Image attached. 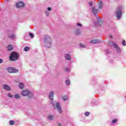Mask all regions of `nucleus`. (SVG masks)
<instances>
[{
  "instance_id": "obj_23",
  "label": "nucleus",
  "mask_w": 126,
  "mask_h": 126,
  "mask_svg": "<svg viewBox=\"0 0 126 126\" xmlns=\"http://www.w3.org/2000/svg\"><path fill=\"white\" fill-rule=\"evenodd\" d=\"M25 52H28L29 50H30V47H28V46H26L24 48V49Z\"/></svg>"
},
{
  "instance_id": "obj_18",
  "label": "nucleus",
  "mask_w": 126,
  "mask_h": 126,
  "mask_svg": "<svg viewBox=\"0 0 126 126\" xmlns=\"http://www.w3.org/2000/svg\"><path fill=\"white\" fill-rule=\"evenodd\" d=\"M8 51H12L13 50V46L12 45H9L7 47Z\"/></svg>"
},
{
  "instance_id": "obj_10",
  "label": "nucleus",
  "mask_w": 126,
  "mask_h": 126,
  "mask_svg": "<svg viewBox=\"0 0 126 126\" xmlns=\"http://www.w3.org/2000/svg\"><path fill=\"white\" fill-rule=\"evenodd\" d=\"M64 58L66 61H71V56L68 54H65Z\"/></svg>"
},
{
  "instance_id": "obj_41",
  "label": "nucleus",
  "mask_w": 126,
  "mask_h": 126,
  "mask_svg": "<svg viewBox=\"0 0 126 126\" xmlns=\"http://www.w3.org/2000/svg\"><path fill=\"white\" fill-rule=\"evenodd\" d=\"M10 0H7V1L9 2Z\"/></svg>"
},
{
  "instance_id": "obj_17",
  "label": "nucleus",
  "mask_w": 126,
  "mask_h": 126,
  "mask_svg": "<svg viewBox=\"0 0 126 126\" xmlns=\"http://www.w3.org/2000/svg\"><path fill=\"white\" fill-rule=\"evenodd\" d=\"M80 33H81V32H80V30L79 29L76 30L74 32V33L75 35H79Z\"/></svg>"
},
{
  "instance_id": "obj_1",
  "label": "nucleus",
  "mask_w": 126,
  "mask_h": 126,
  "mask_svg": "<svg viewBox=\"0 0 126 126\" xmlns=\"http://www.w3.org/2000/svg\"><path fill=\"white\" fill-rule=\"evenodd\" d=\"M55 93L54 92H51L49 94V98L51 100V104L52 106L55 108V109H57L59 113L62 114L63 113V110L62 109V106H61V103L60 102H57L56 101H53L54 100V94Z\"/></svg>"
},
{
  "instance_id": "obj_16",
  "label": "nucleus",
  "mask_w": 126,
  "mask_h": 126,
  "mask_svg": "<svg viewBox=\"0 0 126 126\" xmlns=\"http://www.w3.org/2000/svg\"><path fill=\"white\" fill-rule=\"evenodd\" d=\"M16 37V35L13 34H12L9 35V38H10V39H11V40H13V39H15Z\"/></svg>"
},
{
  "instance_id": "obj_31",
  "label": "nucleus",
  "mask_w": 126,
  "mask_h": 126,
  "mask_svg": "<svg viewBox=\"0 0 126 126\" xmlns=\"http://www.w3.org/2000/svg\"><path fill=\"white\" fill-rule=\"evenodd\" d=\"M45 13L46 16H49V15H50V13L49 12H48V11H45Z\"/></svg>"
},
{
  "instance_id": "obj_20",
  "label": "nucleus",
  "mask_w": 126,
  "mask_h": 126,
  "mask_svg": "<svg viewBox=\"0 0 126 126\" xmlns=\"http://www.w3.org/2000/svg\"><path fill=\"white\" fill-rule=\"evenodd\" d=\"M14 97H15V99H20V98H21L20 95L17 94H15Z\"/></svg>"
},
{
  "instance_id": "obj_3",
  "label": "nucleus",
  "mask_w": 126,
  "mask_h": 126,
  "mask_svg": "<svg viewBox=\"0 0 126 126\" xmlns=\"http://www.w3.org/2000/svg\"><path fill=\"white\" fill-rule=\"evenodd\" d=\"M92 12L94 13V15L96 17L97 20V22L96 23H94V24L96 26L100 25L99 22L101 21L100 20V18L98 16V13H99V9L96 8V6H94L92 8Z\"/></svg>"
},
{
  "instance_id": "obj_2",
  "label": "nucleus",
  "mask_w": 126,
  "mask_h": 126,
  "mask_svg": "<svg viewBox=\"0 0 126 126\" xmlns=\"http://www.w3.org/2000/svg\"><path fill=\"white\" fill-rule=\"evenodd\" d=\"M43 44L44 45V47L45 48H47V49H50L51 47H52V38H51V37L49 35H45L43 39Z\"/></svg>"
},
{
  "instance_id": "obj_12",
  "label": "nucleus",
  "mask_w": 126,
  "mask_h": 126,
  "mask_svg": "<svg viewBox=\"0 0 126 126\" xmlns=\"http://www.w3.org/2000/svg\"><path fill=\"white\" fill-rule=\"evenodd\" d=\"M98 7L99 9H103V1L100 0L98 3Z\"/></svg>"
},
{
  "instance_id": "obj_14",
  "label": "nucleus",
  "mask_w": 126,
  "mask_h": 126,
  "mask_svg": "<svg viewBox=\"0 0 126 126\" xmlns=\"http://www.w3.org/2000/svg\"><path fill=\"white\" fill-rule=\"evenodd\" d=\"M108 44L109 45V46H110V47H114V48L117 45L116 43H115L113 41H109L108 42Z\"/></svg>"
},
{
  "instance_id": "obj_40",
  "label": "nucleus",
  "mask_w": 126,
  "mask_h": 126,
  "mask_svg": "<svg viewBox=\"0 0 126 126\" xmlns=\"http://www.w3.org/2000/svg\"><path fill=\"white\" fill-rule=\"evenodd\" d=\"M58 126H62V124H58Z\"/></svg>"
},
{
  "instance_id": "obj_26",
  "label": "nucleus",
  "mask_w": 126,
  "mask_h": 126,
  "mask_svg": "<svg viewBox=\"0 0 126 126\" xmlns=\"http://www.w3.org/2000/svg\"><path fill=\"white\" fill-rule=\"evenodd\" d=\"M89 115H90V112H88V111H86L85 113V117H89Z\"/></svg>"
},
{
  "instance_id": "obj_9",
  "label": "nucleus",
  "mask_w": 126,
  "mask_h": 126,
  "mask_svg": "<svg viewBox=\"0 0 126 126\" xmlns=\"http://www.w3.org/2000/svg\"><path fill=\"white\" fill-rule=\"evenodd\" d=\"M17 7H23L24 6V2L19 1L16 4Z\"/></svg>"
},
{
  "instance_id": "obj_22",
  "label": "nucleus",
  "mask_w": 126,
  "mask_h": 126,
  "mask_svg": "<svg viewBox=\"0 0 126 126\" xmlns=\"http://www.w3.org/2000/svg\"><path fill=\"white\" fill-rule=\"evenodd\" d=\"M65 84L66 85H67L68 86V85H70V81L69 80H66L65 81Z\"/></svg>"
},
{
  "instance_id": "obj_13",
  "label": "nucleus",
  "mask_w": 126,
  "mask_h": 126,
  "mask_svg": "<svg viewBox=\"0 0 126 126\" xmlns=\"http://www.w3.org/2000/svg\"><path fill=\"white\" fill-rule=\"evenodd\" d=\"M91 43L92 44H98L99 43H101V40H97V39H94V40H92L91 41Z\"/></svg>"
},
{
  "instance_id": "obj_25",
  "label": "nucleus",
  "mask_w": 126,
  "mask_h": 126,
  "mask_svg": "<svg viewBox=\"0 0 126 126\" xmlns=\"http://www.w3.org/2000/svg\"><path fill=\"white\" fill-rule=\"evenodd\" d=\"M7 96L9 98H13V95L10 93L7 94Z\"/></svg>"
},
{
  "instance_id": "obj_15",
  "label": "nucleus",
  "mask_w": 126,
  "mask_h": 126,
  "mask_svg": "<svg viewBox=\"0 0 126 126\" xmlns=\"http://www.w3.org/2000/svg\"><path fill=\"white\" fill-rule=\"evenodd\" d=\"M54 119H55V117L54 116V115H50L48 116V120L49 121H54Z\"/></svg>"
},
{
  "instance_id": "obj_4",
  "label": "nucleus",
  "mask_w": 126,
  "mask_h": 126,
  "mask_svg": "<svg viewBox=\"0 0 126 126\" xmlns=\"http://www.w3.org/2000/svg\"><path fill=\"white\" fill-rule=\"evenodd\" d=\"M19 58V54L16 52H12L9 57L10 61H17V59Z\"/></svg>"
},
{
  "instance_id": "obj_36",
  "label": "nucleus",
  "mask_w": 126,
  "mask_h": 126,
  "mask_svg": "<svg viewBox=\"0 0 126 126\" xmlns=\"http://www.w3.org/2000/svg\"><path fill=\"white\" fill-rule=\"evenodd\" d=\"M105 53H106V54H109V53H110V52L109 51V50L106 49L105 50Z\"/></svg>"
},
{
  "instance_id": "obj_8",
  "label": "nucleus",
  "mask_w": 126,
  "mask_h": 126,
  "mask_svg": "<svg viewBox=\"0 0 126 126\" xmlns=\"http://www.w3.org/2000/svg\"><path fill=\"white\" fill-rule=\"evenodd\" d=\"M3 88L4 90H6V91H10L11 90V88L7 85H3Z\"/></svg>"
},
{
  "instance_id": "obj_39",
  "label": "nucleus",
  "mask_w": 126,
  "mask_h": 126,
  "mask_svg": "<svg viewBox=\"0 0 126 126\" xmlns=\"http://www.w3.org/2000/svg\"><path fill=\"white\" fill-rule=\"evenodd\" d=\"M110 62L111 63H114V61L113 60H110Z\"/></svg>"
},
{
  "instance_id": "obj_34",
  "label": "nucleus",
  "mask_w": 126,
  "mask_h": 126,
  "mask_svg": "<svg viewBox=\"0 0 126 126\" xmlns=\"http://www.w3.org/2000/svg\"><path fill=\"white\" fill-rule=\"evenodd\" d=\"M52 9L51 7H49L47 8V11H52Z\"/></svg>"
},
{
  "instance_id": "obj_6",
  "label": "nucleus",
  "mask_w": 126,
  "mask_h": 126,
  "mask_svg": "<svg viewBox=\"0 0 126 126\" xmlns=\"http://www.w3.org/2000/svg\"><path fill=\"white\" fill-rule=\"evenodd\" d=\"M8 71L11 73H16V72H18V70L13 67H9L8 68Z\"/></svg>"
},
{
  "instance_id": "obj_27",
  "label": "nucleus",
  "mask_w": 126,
  "mask_h": 126,
  "mask_svg": "<svg viewBox=\"0 0 126 126\" xmlns=\"http://www.w3.org/2000/svg\"><path fill=\"white\" fill-rule=\"evenodd\" d=\"M118 122V119H115L112 121L111 124H116V123Z\"/></svg>"
},
{
  "instance_id": "obj_35",
  "label": "nucleus",
  "mask_w": 126,
  "mask_h": 126,
  "mask_svg": "<svg viewBox=\"0 0 126 126\" xmlns=\"http://www.w3.org/2000/svg\"><path fill=\"white\" fill-rule=\"evenodd\" d=\"M89 5H90V6H92V5H93V2H92V1H91L89 3Z\"/></svg>"
},
{
  "instance_id": "obj_37",
  "label": "nucleus",
  "mask_w": 126,
  "mask_h": 126,
  "mask_svg": "<svg viewBox=\"0 0 126 126\" xmlns=\"http://www.w3.org/2000/svg\"><path fill=\"white\" fill-rule=\"evenodd\" d=\"M3 63V60H2V59H0V63Z\"/></svg>"
},
{
  "instance_id": "obj_21",
  "label": "nucleus",
  "mask_w": 126,
  "mask_h": 126,
  "mask_svg": "<svg viewBox=\"0 0 126 126\" xmlns=\"http://www.w3.org/2000/svg\"><path fill=\"white\" fill-rule=\"evenodd\" d=\"M9 123L10 125V126H13L15 124V122L13 120H10Z\"/></svg>"
},
{
  "instance_id": "obj_5",
  "label": "nucleus",
  "mask_w": 126,
  "mask_h": 126,
  "mask_svg": "<svg viewBox=\"0 0 126 126\" xmlns=\"http://www.w3.org/2000/svg\"><path fill=\"white\" fill-rule=\"evenodd\" d=\"M30 91L28 90H24L22 92V96H28V95H30Z\"/></svg>"
},
{
  "instance_id": "obj_30",
  "label": "nucleus",
  "mask_w": 126,
  "mask_h": 126,
  "mask_svg": "<svg viewBox=\"0 0 126 126\" xmlns=\"http://www.w3.org/2000/svg\"><path fill=\"white\" fill-rule=\"evenodd\" d=\"M29 35L30 36L31 38H34V34L32 33H30Z\"/></svg>"
},
{
  "instance_id": "obj_33",
  "label": "nucleus",
  "mask_w": 126,
  "mask_h": 126,
  "mask_svg": "<svg viewBox=\"0 0 126 126\" xmlns=\"http://www.w3.org/2000/svg\"><path fill=\"white\" fill-rule=\"evenodd\" d=\"M65 71L67 72L70 71V69L68 68V67L65 68Z\"/></svg>"
},
{
  "instance_id": "obj_32",
  "label": "nucleus",
  "mask_w": 126,
  "mask_h": 126,
  "mask_svg": "<svg viewBox=\"0 0 126 126\" xmlns=\"http://www.w3.org/2000/svg\"><path fill=\"white\" fill-rule=\"evenodd\" d=\"M76 25L78 27H82V25L81 23H77Z\"/></svg>"
},
{
  "instance_id": "obj_19",
  "label": "nucleus",
  "mask_w": 126,
  "mask_h": 126,
  "mask_svg": "<svg viewBox=\"0 0 126 126\" xmlns=\"http://www.w3.org/2000/svg\"><path fill=\"white\" fill-rule=\"evenodd\" d=\"M19 87L20 89H23L24 88V85H23V83H20L19 84Z\"/></svg>"
},
{
  "instance_id": "obj_38",
  "label": "nucleus",
  "mask_w": 126,
  "mask_h": 126,
  "mask_svg": "<svg viewBox=\"0 0 126 126\" xmlns=\"http://www.w3.org/2000/svg\"><path fill=\"white\" fill-rule=\"evenodd\" d=\"M109 38H110V39H113V36L111 35H109Z\"/></svg>"
},
{
  "instance_id": "obj_24",
  "label": "nucleus",
  "mask_w": 126,
  "mask_h": 126,
  "mask_svg": "<svg viewBox=\"0 0 126 126\" xmlns=\"http://www.w3.org/2000/svg\"><path fill=\"white\" fill-rule=\"evenodd\" d=\"M63 100L64 101H67V100H68V97L66 96H63Z\"/></svg>"
},
{
  "instance_id": "obj_28",
  "label": "nucleus",
  "mask_w": 126,
  "mask_h": 126,
  "mask_svg": "<svg viewBox=\"0 0 126 126\" xmlns=\"http://www.w3.org/2000/svg\"><path fill=\"white\" fill-rule=\"evenodd\" d=\"M122 45L124 46H126V40H123V42H122Z\"/></svg>"
},
{
  "instance_id": "obj_7",
  "label": "nucleus",
  "mask_w": 126,
  "mask_h": 126,
  "mask_svg": "<svg viewBox=\"0 0 126 126\" xmlns=\"http://www.w3.org/2000/svg\"><path fill=\"white\" fill-rule=\"evenodd\" d=\"M122 10H118L117 11L116 17L118 20H120V19H121V17L122 16Z\"/></svg>"
},
{
  "instance_id": "obj_29",
  "label": "nucleus",
  "mask_w": 126,
  "mask_h": 126,
  "mask_svg": "<svg viewBox=\"0 0 126 126\" xmlns=\"http://www.w3.org/2000/svg\"><path fill=\"white\" fill-rule=\"evenodd\" d=\"M80 47H81V48H86V45L83 44H81L80 45Z\"/></svg>"
},
{
  "instance_id": "obj_11",
  "label": "nucleus",
  "mask_w": 126,
  "mask_h": 126,
  "mask_svg": "<svg viewBox=\"0 0 126 126\" xmlns=\"http://www.w3.org/2000/svg\"><path fill=\"white\" fill-rule=\"evenodd\" d=\"M114 48L116 49L117 53H118L119 54H121V53H122V49H121V48H120V47H119V46H118V45L116 44Z\"/></svg>"
}]
</instances>
